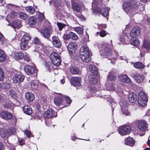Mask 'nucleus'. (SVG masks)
Listing matches in <instances>:
<instances>
[{"instance_id":"nucleus-1","label":"nucleus","mask_w":150,"mask_h":150,"mask_svg":"<svg viewBox=\"0 0 150 150\" xmlns=\"http://www.w3.org/2000/svg\"><path fill=\"white\" fill-rule=\"evenodd\" d=\"M80 54L83 61L88 63L91 60V52L87 45H83L80 48Z\"/></svg>"},{"instance_id":"nucleus-2","label":"nucleus","mask_w":150,"mask_h":150,"mask_svg":"<svg viewBox=\"0 0 150 150\" xmlns=\"http://www.w3.org/2000/svg\"><path fill=\"white\" fill-rule=\"evenodd\" d=\"M31 38L29 35L26 33L22 37L20 45L21 48L23 50H26L29 48L31 45L30 42Z\"/></svg>"},{"instance_id":"nucleus-3","label":"nucleus","mask_w":150,"mask_h":150,"mask_svg":"<svg viewBox=\"0 0 150 150\" xmlns=\"http://www.w3.org/2000/svg\"><path fill=\"white\" fill-rule=\"evenodd\" d=\"M50 59L52 64L56 66H59L61 64V60L59 54L53 51L50 55Z\"/></svg>"},{"instance_id":"nucleus-4","label":"nucleus","mask_w":150,"mask_h":150,"mask_svg":"<svg viewBox=\"0 0 150 150\" xmlns=\"http://www.w3.org/2000/svg\"><path fill=\"white\" fill-rule=\"evenodd\" d=\"M16 130L14 128L8 129L1 128L0 129V136L3 138H8L10 135L15 133Z\"/></svg>"},{"instance_id":"nucleus-5","label":"nucleus","mask_w":150,"mask_h":150,"mask_svg":"<svg viewBox=\"0 0 150 150\" xmlns=\"http://www.w3.org/2000/svg\"><path fill=\"white\" fill-rule=\"evenodd\" d=\"M148 101V99L145 93L142 91L139 92L138 94V103L141 106H144Z\"/></svg>"},{"instance_id":"nucleus-6","label":"nucleus","mask_w":150,"mask_h":150,"mask_svg":"<svg viewBox=\"0 0 150 150\" xmlns=\"http://www.w3.org/2000/svg\"><path fill=\"white\" fill-rule=\"evenodd\" d=\"M42 36L46 38H49L53 32L52 28L49 26L48 27H44L39 31Z\"/></svg>"},{"instance_id":"nucleus-7","label":"nucleus","mask_w":150,"mask_h":150,"mask_svg":"<svg viewBox=\"0 0 150 150\" xmlns=\"http://www.w3.org/2000/svg\"><path fill=\"white\" fill-rule=\"evenodd\" d=\"M138 5L137 3L133 1H129L123 3L122 8L123 9H130L137 8Z\"/></svg>"},{"instance_id":"nucleus-8","label":"nucleus","mask_w":150,"mask_h":150,"mask_svg":"<svg viewBox=\"0 0 150 150\" xmlns=\"http://www.w3.org/2000/svg\"><path fill=\"white\" fill-rule=\"evenodd\" d=\"M131 127L127 125H123L120 127L118 129L119 133L122 136L129 134L131 132Z\"/></svg>"},{"instance_id":"nucleus-9","label":"nucleus","mask_w":150,"mask_h":150,"mask_svg":"<svg viewBox=\"0 0 150 150\" xmlns=\"http://www.w3.org/2000/svg\"><path fill=\"white\" fill-rule=\"evenodd\" d=\"M137 125L138 129L142 131H146L148 128V125L145 120L138 121L137 122Z\"/></svg>"},{"instance_id":"nucleus-10","label":"nucleus","mask_w":150,"mask_h":150,"mask_svg":"<svg viewBox=\"0 0 150 150\" xmlns=\"http://www.w3.org/2000/svg\"><path fill=\"white\" fill-rule=\"evenodd\" d=\"M81 79L79 77H72L71 79V85L76 87L81 86Z\"/></svg>"},{"instance_id":"nucleus-11","label":"nucleus","mask_w":150,"mask_h":150,"mask_svg":"<svg viewBox=\"0 0 150 150\" xmlns=\"http://www.w3.org/2000/svg\"><path fill=\"white\" fill-rule=\"evenodd\" d=\"M109 45L106 44L105 45H103V47L104 48L103 50V54L105 56L106 58L110 56L112 54V51L110 48H109Z\"/></svg>"},{"instance_id":"nucleus-12","label":"nucleus","mask_w":150,"mask_h":150,"mask_svg":"<svg viewBox=\"0 0 150 150\" xmlns=\"http://www.w3.org/2000/svg\"><path fill=\"white\" fill-rule=\"evenodd\" d=\"M52 42L54 46L58 48L61 47L62 43L58 37L55 36H53L52 38Z\"/></svg>"},{"instance_id":"nucleus-13","label":"nucleus","mask_w":150,"mask_h":150,"mask_svg":"<svg viewBox=\"0 0 150 150\" xmlns=\"http://www.w3.org/2000/svg\"><path fill=\"white\" fill-rule=\"evenodd\" d=\"M140 28L139 27H136L132 29L130 33V35L132 38H136L140 34Z\"/></svg>"},{"instance_id":"nucleus-14","label":"nucleus","mask_w":150,"mask_h":150,"mask_svg":"<svg viewBox=\"0 0 150 150\" xmlns=\"http://www.w3.org/2000/svg\"><path fill=\"white\" fill-rule=\"evenodd\" d=\"M57 115V112L52 110H47L44 114V117L46 118H50L56 117Z\"/></svg>"},{"instance_id":"nucleus-15","label":"nucleus","mask_w":150,"mask_h":150,"mask_svg":"<svg viewBox=\"0 0 150 150\" xmlns=\"http://www.w3.org/2000/svg\"><path fill=\"white\" fill-rule=\"evenodd\" d=\"M25 78V76L21 74H15L13 78V83H19L22 82Z\"/></svg>"},{"instance_id":"nucleus-16","label":"nucleus","mask_w":150,"mask_h":150,"mask_svg":"<svg viewBox=\"0 0 150 150\" xmlns=\"http://www.w3.org/2000/svg\"><path fill=\"white\" fill-rule=\"evenodd\" d=\"M0 117L3 119L8 120L12 118V115L9 112L3 111L0 113Z\"/></svg>"},{"instance_id":"nucleus-17","label":"nucleus","mask_w":150,"mask_h":150,"mask_svg":"<svg viewBox=\"0 0 150 150\" xmlns=\"http://www.w3.org/2000/svg\"><path fill=\"white\" fill-rule=\"evenodd\" d=\"M25 72L28 74H33L35 71V68L33 66L30 65H27L24 68Z\"/></svg>"},{"instance_id":"nucleus-18","label":"nucleus","mask_w":150,"mask_h":150,"mask_svg":"<svg viewBox=\"0 0 150 150\" xmlns=\"http://www.w3.org/2000/svg\"><path fill=\"white\" fill-rule=\"evenodd\" d=\"M76 44L74 42H71L68 46V49L71 53H74L77 49Z\"/></svg>"},{"instance_id":"nucleus-19","label":"nucleus","mask_w":150,"mask_h":150,"mask_svg":"<svg viewBox=\"0 0 150 150\" xmlns=\"http://www.w3.org/2000/svg\"><path fill=\"white\" fill-rule=\"evenodd\" d=\"M31 87L33 89H38L40 88V87L42 85L37 80H33L30 83Z\"/></svg>"},{"instance_id":"nucleus-20","label":"nucleus","mask_w":150,"mask_h":150,"mask_svg":"<svg viewBox=\"0 0 150 150\" xmlns=\"http://www.w3.org/2000/svg\"><path fill=\"white\" fill-rule=\"evenodd\" d=\"M134 143L135 141L132 138L129 137L125 138V139L124 144L125 145L132 146L134 145Z\"/></svg>"},{"instance_id":"nucleus-21","label":"nucleus","mask_w":150,"mask_h":150,"mask_svg":"<svg viewBox=\"0 0 150 150\" xmlns=\"http://www.w3.org/2000/svg\"><path fill=\"white\" fill-rule=\"evenodd\" d=\"M5 7L6 9H24V7L23 6H20L11 4H6L5 6Z\"/></svg>"},{"instance_id":"nucleus-22","label":"nucleus","mask_w":150,"mask_h":150,"mask_svg":"<svg viewBox=\"0 0 150 150\" xmlns=\"http://www.w3.org/2000/svg\"><path fill=\"white\" fill-rule=\"evenodd\" d=\"M119 78L122 81L127 83H130L131 81L130 79L125 74L120 75L119 76Z\"/></svg>"},{"instance_id":"nucleus-23","label":"nucleus","mask_w":150,"mask_h":150,"mask_svg":"<svg viewBox=\"0 0 150 150\" xmlns=\"http://www.w3.org/2000/svg\"><path fill=\"white\" fill-rule=\"evenodd\" d=\"M134 78L137 82L138 83L142 82L144 79V77L143 75H140L137 73L134 74Z\"/></svg>"},{"instance_id":"nucleus-24","label":"nucleus","mask_w":150,"mask_h":150,"mask_svg":"<svg viewBox=\"0 0 150 150\" xmlns=\"http://www.w3.org/2000/svg\"><path fill=\"white\" fill-rule=\"evenodd\" d=\"M128 99L130 102L131 103H134L137 100V95L134 93H131L129 95Z\"/></svg>"},{"instance_id":"nucleus-25","label":"nucleus","mask_w":150,"mask_h":150,"mask_svg":"<svg viewBox=\"0 0 150 150\" xmlns=\"http://www.w3.org/2000/svg\"><path fill=\"white\" fill-rule=\"evenodd\" d=\"M72 8L73 9H84V6L83 4H79L75 2H73L72 3Z\"/></svg>"},{"instance_id":"nucleus-26","label":"nucleus","mask_w":150,"mask_h":150,"mask_svg":"<svg viewBox=\"0 0 150 150\" xmlns=\"http://www.w3.org/2000/svg\"><path fill=\"white\" fill-rule=\"evenodd\" d=\"M23 110L24 113L30 115L32 113V111L30 106L28 105H25L23 108Z\"/></svg>"},{"instance_id":"nucleus-27","label":"nucleus","mask_w":150,"mask_h":150,"mask_svg":"<svg viewBox=\"0 0 150 150\" xmlns=\"http://www.w3.org/2000/svg\"><path fill=\"white\" fill-rule=\"evenodd\" d=\"M25 97L26 99L30 101H32L35 99V96L33 94L30 92L26 93Z\"/></svg>"},{"instance_id":"nucleus-28","label":"nucleus","mask_w":150,"mask_h":150,"mask_svg":"<svg viewBox=\"0 0 150 150\" xmlns=\"http://www.w3.org/2000/svg\"><path fill=\"white\" fill-rule=\"evenodd\" d=\"M11 26L14 28H18L21 26V23L19 20L13 21L11 23Z\"/></svg>"},{"instance_id":"nucleus-29","label":"nucleus","mask_w":150,"mask_h":150,"mask_svg":"<svg viewBox=\"0 0 150 150\" xmlns=\"http://www.w3.org/2000/svg\"><path fill=\"white\" fill-rule=\"evenodd\" d=\"M89 68L93 75L95 76L97 75L98 73L97 68L95 65L92 64L90 65L89 66Z\"/></svg>"},{"instance_id":"nucleus-30","label":"nucleus","mask_w":150,"mask_h":150,"mask_svg":"<svg viewBox=\"0 0 150 150\" xmlns=\"http://www.w3.org/2000/svg\"><path fill=\"white\" fill-rule=\"evenodd\" d=\"M55 104L59 106L63 104L64 102L62 99L59 97L55 98L54 100Z\"/></svg>"},{"instance_id":"nucleus-31","label":"nucleus","mask_w":150,"mask_h":150,"mask_svg":"<svg viewBox=\"0 0 150 150\" xmlns=\"http://www.w3.org/2000/svg\"><path fill=\"white\" fill-rule=\"evenodd\" d=\"M6 57L4 52L2 50L0 49V62H3L6 61Z\"/></svg>"},{"instance_id":"nucleus-32","label":"nucleus","mask_w":150,"mask_h":150,"mask_svg":"<svg viewBox=\"0 0 150 150\" xmlns=\"http://www.w3.org/2000/svg\"><path fill=\"white\" fill-rule=\"evenodd\" d=\"M70 72L73 74H79L80 71L78 68L75 67H72L70 69Z\"/></svg>"},{"instance_id":"nucleus-33","label":"nucleus","mask_w":150,"mask_h":150,"mask_svg":"<svg viewBox=\"0 0 150 150\" xmlns=\"http://www.w3.org/2000/svg\"><path fill=\"white\" fill-rule=\"evenodd\" d=\"M52 2L53 3L54 6L55 7H59L61 4V0H53V1H51L49 2L50 5Z\"/></svg>"},{"instance_id":"nucleus-34","label":"nucleus","mask_w":150,"mask_h":150,"mask_svg":"<svg viewBox=\"0 0 150 150\" xmlns=\"http://www.w3.org/2000/svg\"><path fill=\"white\" fill-rule=\"evenodd\" d=\"M24 54L21 52L16 53L14 56V58L17 60L21 59L24 57Z\"/></svg>"},{"instance_id":"nucleus-35","label":"nucleus","mask_w":150,"mask_h":150,"mask_svg":"<svg viewBox=\"0 0 150 150\" xmlns=\"http://www.w3.org/2000/svg\"><path fill=\"white\" fill-rule=\"evenodd\" d=\"M130 42L131 44L134 46H137L139 45V41L138 39L134 38L130 39Z\"/></svg>"},{"instance_id":"nucleus-36","label":"nucleus","mask_w":150,"mask_h":150,"mask_svg":"<svg viewBox=\"0 0 150 150\" xmlns=\"http://www.w3.org/2000/svg\"><path fill=\"white\" fill-rule=\"evenodd\" d=\"M36 20L35 17H31L29 19L28 23L30 25H34L36 24Z\"/></svg>"},{"instance_id":"nucleus-37","label":"nucleus","mask_w":150,"mask_h":150,"mask_svg":"<svg viewBox=\"0 0 150 150\" xmlns=\"http://www.w3.org/2000/svg\"><path fill=\"white\" fill-rule=\"evenodd\" d=\"M134 66L137 69H142L144 67V65L140 62H137L135 63L134 64Z\"/></svg>"},{"instance_id":"nucleus-38","label":"nucleus","mask_w":150,"mask_h":150,"mask_svg":"<svg viewBox=\"0 0 150 150\" xmlns=\"http://www.w3.org/2000/svg\"><path fill=\"white\" fill-rule=\"evenodd\" d=\"M143 47L146 49H149L150 48V43L147 40H144L143 44Z\"/></svg>"},{"instance_id":"nucleus-39","label":"nucleus","mask_w":150,"mask_h":150,"mask_svg":"<svg viewBox=\"0 0 150 150\" xmlns=\"http://www.w3.org/2000/svg\"><path fill=\"white\" fill-rule=\"evenodd\" d=\"M69 35L70 38H71L74 40H76L78 39L77 35L75 33L72 32H70L69 33Z\"/></svg>"},{"instance_id":"nucleus-40","label":"nucleus","mask_w":150,"mask_h":150,"mask_svg":"<svg viewBox=\"0 0 150 150\" xmlns=\"http://www.w3.org/2000/svg\"><path fill=\"white\" fill-rule=\"evenodd\" d=\"M74 30L79 34H82L83 32L82 28L80 27H76L74 28Z\"/></svg>"},{"instance_id":"nucleus-41","label":"nucleus","mask_w":150,"mask_h":150,"mask_svg":"<svg viewBox=\"0 0 150 150\" xmlns=\"http://www.w3.org/2000/svg\"><path fill=\"white\" fill-rule=\"evenodd\" d=\"M11 86V84L8 83H3L1 85V87L4 89L9 88Z\"/></svg>"},{"instance_id":"nucleus-42","label":"nucleus","mask_w":150,"mask_h":150,"mask_svg":"<svg viewBox=\"0 0 150 150\" xmlns=\"http://www.w3.org/2000/svg\"><path fill=\"white\" fill-rule=\"evenodd\" d=\"M19 17L21 19L26 20L28 18L27 15L23 12H20L19 13Z\"/></svg>"},{"instance_id":"nucleus-43","label":"nucleus","mask_w":150,"mask_h":150,"mask_svg":"<svg viewBox=\"0 0 150 150\" xmlns=\"http://www.w3.org/2000/svg\"><path fill=\"white\" fill-rule=\"evenodd\" d=\"M116 77L114 76L111 74H109L108 76V79L110 81L115 80Z\"/></svg>"},{"instance_id":"nucleus-44","label":"nucleus","mask_w":150,"mask_h":150,"mask_svg":"<svg viewBox=\"0 0 150 150\" xmlns=\"http://www.w3.org/2000/svg\"><path fill=\"white\" fill-rule=\"evenodd\" d=\"M100 13L104 16H107L109 13L108 10H101L100 11Z\"/></svg>"},{"instance_id":"nucleus-45","label":"nucleus","mask_w":150,"mask_h":150,"mask_svg":"<svg viewBox=\"0 0 150 150\" xmlns=\"http://www.w3.org/2000/svg\"><path fill=\"white\" fill-rule=\"evenodd\" d=\"M57 25L60 31H61L65 26V24L60 23H58Z\"/></svg>"},{"instance_id":"nucleus-46","label":"nucleus","mask_w":150,"mask_h":150,"mask_svg":"<svg viewBox=\"0 0 150 150\" xmlns=\"http://www.w3.org/2000/svg\"><path fill=\"white\" fill-rule=\"evenodd\" d=\"M4 78V74L2 69L0 67V81L2 80Z\"/></svg>"},{"instance_id":"nucleus-47","label":"nucleus","mask_w":150,"mask_h":150,"mask_svg":"<svg viewBox=\"0 0 150 150\" xmlns=\"http://www.w3.org/2000/svg\"><path fill=\"white\" fill-rule=\"evenodd\" d=\"M24 133L28 138H30L31 135V132L27 129L24 131Z\"/></svg>"},{"instance_id":"nucleus-48","label":"nucleus","mask_w":150,"mask_h":150,"mask_svg":"<svg viewBox=\"0 0 150 150\" xmlns=\"http://www.w3.org/2000/svg\"><path fill=\"white\" fill-rule=\"evenodd\" d=\"M38 16L39 18L41 20L44 19L45 18V17L43 13H42L38 11Z\"/></svg>"},{"instance_id":"nucleus-49","label":"nucleus","mask_w":150,"mask_h":150,"mask_svg":"<svg viewBox=\"0 0 150 150\" xmlns=\"http://www.w3.org/2000/svg\"><path fill=\"white\" fill-rule=\"evenodd\" d=\"M122 110L123 114L125 115V116H130V113L128 112L127 110H123L122 109Z\"/></svg>"},{"instance_id":"nucleus-50","label":"nucleus","mask_w":150,"mask_h":150,"mask_svg":"<svg viewBox=\"0 0 150 150\" xmlns=\"http://www.w3.org/2000/svg\"><path fill=\"white\" fill-rule=\"evenodd\" d=\"M34 7H33L31 6H28L26 7H24V8H25V9H35L38 8L37 6H35L34 5Z\"/></svg>"},{"instance_id":"nucleus-51","label":"nucleus","mask_w":150,"mask_h":150,"mask_svg":"<svg viewBox=\"0 0 150 150\" xmlns=\"http://www.w3.org/2000/svg\"><path fill=\"white\" fill-rule=\"evenodd\" d=\"M107 33L105 30H103L101 31L100 33V37H103L106 35Z\"/></svg>"},{"instance_id":"nucleus-52","label":"nucleus","mask_w":150,"mask_h":150,"mask_svg":"<svg viewBox=\"0 0 150 150\" xmlns=\"http://www.w3.org/2000/svg\"><path fill=\"white\" fill-rule=\"evenodd\" d=\"M17 15V13L15 12L14 11H12L10 15V17L11 18H13L15 16H16Z\"/></svg>"},{"instance_id":"nucleus-53","label":"nucleus","mask_w":150,"mask_h":150,"mask_svg":"<svg viewBox=\"0 0 150 150\" xmlns=\"http://www.w3.org/2000/svg\"><path fill=\"white\" fill-rule=\"evenodd\" d=\"M99 4L100 5H101L102 4H104L105 5L106 4V2H107L109 0H107V1H105L104 0H97Z\"/></svg>"},{"instance_id":"nucleus-54","label":"nucleus","mask_w":150,"mask_h":150,"mask_svg":"<svg viewBox=\"0 0 150 150\" xmlns=\"http://www.w3.org/2000/svg\"><path fill=\"white\" fill-rule=\"evenodd\" d=\"M33 42L34 44H39L40 42V40L37 37H35L34 39Z\"/></svg>"},{"instance_id":"nucleus-55","label":"nucleus","mask_w":150,"mask_h":150,"mask_svg":"<svg viewBox=\"0 0 150 150\" xmlns=\"http://www.w3.org/2000/svg\"><path fill=\"white\" fill-rule=\"evenodd\" d=\"M63 38L66 40H68L70 38L69 33V34H64L63 36Z\"/></svg>"},{"instance_id":"nucleus-56","label":"nucleus","mask_w":150,"mask_h":150,"mask_svg":"<svg viewBox=\"0 0 150 150\" xmlns=\"http://www.w3.org/2000/svg\"><path fill=\"white\" fill-rule=\"evenodd\" d=\"M4 40L5 38L3 35L0 32V42L3 43Z\"/></svg>"},{"instance_id":"nucleus-57","label":"nucleus","mask_w":150,"mask_h":150,"mask_svg":"<svg viewBox=\"0 0 150 150\" xmlns=\"http://www.w3.org/2000/svg\"><path fill=\"white\" fill-rule=\"evenodd\" d=\"M23 58H24L25 61L27 62H29L30 61L29 57L26 55L25 56L24 55V57Z\"/></svg>"},{"instance_id":"nucleus-58","label":"nucleus","mask_w":150,"mask_h":150,"mask_svg":"<svg viewBox=\"0 0 150 150\" xmlns=\"http://www.w3.org/2000/svg\"><path fill=\"white\" fill-rule=\"evenodd\" d=\"M97 80L96 78H92L90 81V82L91 83L96 84L97 83Z\"/></svg>"},{"instance_id":"nucleus-59","label":"nucleus","mask_w":150,"mask_h":150,"mask_svg":"<svg viewBox=\"0 0 150 150\" xmlns=\"http://www.w3.org/2000/svg\"><path fill=\"white\" fill-rule=\"evenodd\" d=\"M65 97L66 102L68 104H69L71 102V100L69 97L65 96Z\"/></svg>"},{"instance_id":"nucleus-60","label":"nucleus","mask_w":150,"mask_h":150,"mask_svg":"<svg viewBox=\"0 0 150 150\" xmlns=\"http://www.w3.org/2000/svg\"><path fill=\"white\" fill-rule=\"evenodd\" d=\"M99 4L97 0H94L92 3V5L93 7L97 6Z\"/></svg>"},{"instance_id":"nucleus-61","label":"nucleus","mask_w":150,"mask_h":150,"mask_svg":"<svg viewBox=\"0 0 150 150\" xmlns=\"http://www.w3.org/2000/svg\"><path fill=\"white\" fill-rule=\"evenodd\" d=\"M101 10H93V13L94 14H98L100 13Z\"/></svg>"},{"instance_id":"nucleus-62","label":"nucleus","mask_w":150,"mask_h":150,"mask_svg":"<svg viewBox=\"0 0 150 150\" xmlns=\"http://www.w3.org/2000/svg\"><path fill=\"white\" fill-rule=\"evenodd\" d=\"M9 148L11 150H15V146L12 144H9V145H8Z\"/></svg>"},{"instance_id":"nucleus-63","label":"nucleus","mask_w":150,"mask_h":150,"mask_svg":"<svg viewBox=\"0 0 150 150\" xmlns=\"http://www.w3.org/2000/svg\"><path fill=\"white\" fill-rule=\"evenodd\" d=\"M18 142L19 145L21 146H22L25 144V141L23 139L19 140Z\"/></svg>"},{"instance_id":"nucleus-64","label":"nucleus","mask_w":150,"mask_h":150,"mask_svg":"<svg viewBox=\"0 0 150 150\" xmlns=\"http://www.w3.org/2000/svg\"><path fill=\"white\" fill-rule=\"evenodd\" d=\"M26 11L30 14H33L35 13V10H26Z\"/></svg>"}]
</instances>
